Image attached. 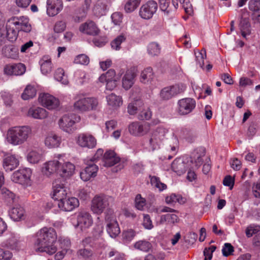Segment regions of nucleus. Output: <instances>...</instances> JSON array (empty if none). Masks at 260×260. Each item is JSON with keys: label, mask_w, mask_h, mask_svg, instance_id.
I'll use <instances>...</instances> for the list:
<instances>
[{"label": "nucleus", "mask_w": 260, "mask_h": 260, "mask_svg": "<svg viewBox=\"0 0 260 260\" xmlns=\"http://www.w3.org/2000/svg\"><path fill=\"white\" fill-rule=\"evenodd\" d=\"M75 169V165L69 160L66 153H55L51 160L43 164L41 171L47 177L56 173L62 178L67 179L74 175Z\"/></svg>", "instance_id": "obj_1"}, {"label": "nucleus", "mask_w": 260, "mask_h": 260, "mask_svg": "<svg viewBox=\"0 0 260 260\" xmlns=\"http://www.w3.org/2000/svg\"><path fill=\"white\" fill-rule=\"evenodd\" d=\"M3 53L8 58L16 59L19 57L18 48L12 45L5 46L3 49Z\"/></svg>", "instance_id": "obj_39"}, {"label": "nucleus", "mask_w": 260, "mask_h": 260, "mask_svg": "<svg viewBox=\"0 0 260 260\" xmlns=\"http://www.w3.org/2000/svg\"><path fill=\"white\" fill-rule=\"evenodd\" d=\"M119 77L116 76L113 70H109L106 73L102 74L98 79V81L106 84V89L113 90L117 86V82Z\"/></svg>", "instance_id": "obj_13"}, {"label": "nucleus", "mask_w": 260, "mask_h": 260, "mask_svg": "<svg viewBox=\"0 0 260 260\" xmlns=\"http://www.w3.org/2000/svg\"><path fill=\"white\" fill-rule=\"evenodd\" d=\"M26 71L25 66L21 63L8 64L5 66V74L9 76H20L23 75Z\"/></svg>", "instance_id": "obj_24"}, {"label": "nucleus", "mask_w": 260, "mask_h": 260, "mask_svg": "<svg viewBox=\"0 0 260 260\" xmlns=\"http://www.w3.org/2000/svg\"><path fill=\"white\" fill-rule=\"evenodd\" d=\"M58 208L62 211L66 212H70L78 207L79 206V201L75 197H71L68 199L66 198L62 201L58 202Z\"/></svg>", "instance_id": "obj_22"}, {"label": "nucleus", "mask_w": 260, "mask_h": 260, "mask_svg": "<svg viewBox=\"0 0 260 260\" xmlns=\"http://www.w3.org/2000/svg\"><path fill=\"white\" fill-rule=\"evenodd\" d=\"M77 253L79 256L85 259L89 258L92 255V251L90 249L86 248L79 250Z\"/></svg>", "instance_id": "obj_60"}, {"label": "nucleus", "mask_w": 260, "mask_h": 260, "mask_svg": "<svg viewBox=\"0 0 260 260\" xmlns=\"http://www.w3.org/2000/svg\"><path fill=\"white\" fill-rule=\"evenodd\" d=\"M68 192L69 189L65 184L61 182L55 183L52 186L51 196L54 200L59 202L67 198Z\"/></svg>", "instance_id": "obj_18"}, {"label": "nucleus", "mask_w": 260, "mask_h": 260, "mask_svg": "<svg viewBox=\"0 0 260 260\" xmlns=\"http://www.w3.org/2000/svg\"><path fill=\"white\" fill-rule=\"evenodd\" d=\"M18 242L17 238L14 236H12L7 241L5 246L11 249H17Z\"/></svg>", "instance_id": "obj_59"}, {"label": "nucleus", "mask_w": 260, "mask_h": 260, "mask_svg": "<svg viewBox=\"0 0 260 260\" xmlns=\"http://www.w3.org/2000/svg\"><path fill=\"white\" fill-rule=\"evenodd\" d=\"M159 120L153 119L151 123L135 121L131 123L128 126V131L131 134L135 136L141 137L147 134L150 130L151 126L158 124Z\"/></svg>", "instance_id": "obj_10"}, {"label": "nucleus", "mask_w": 260, "mask_h": 260, "mask_svg": "<svg viewBox=\"0 0 260 260\" xmlns=\"http://www.w3.org/2000/svg\"><path fill=\"white\" fill-rule=\"evenodd\" d=\"M196 106L194 99L185 98L179 100L177 102V112L180 115H187L193 111Z\"/></svg>", "instance_id": "obj_15"}, {"label": "nucleus", "mask_w": 260, "mask_h": 260, "mask_svg": "<svg viewBox=\"0 0 260 260\" xmlns=\"http://www.w3.org/2000/svg\"><path fill=\"white\" fill-rule=\"evenodd\" d=\"M153 79V73L151 68L148 67L142 71L140 81L145 84H151Z\"/></svg>", "instance_id": "obj_38"}, {"label": "nucleus", "mask_w": 260, "mask_h": 260, "mask_svg": "<svg viewBox=\"0 0 260 260\" xmlns=\"http://www.w3.org/2000/svg\"><path fill=\"white\" fill-rule=\"evenodd\" d=\"M90 191L88 187H85L82 189H80L78 190L77 195L78 197L83 200H85L89 198Z\"/></svg>", "instance_id": "obj_62"}, {"label": "nucleus", "mask_w": 260, "mask_h": 260, "mask_svg": "<svg viewBox=\"0 0 260 260\" xmlns=\"http://www.w3.org/2000/svg\"><path fill=\"white\" fill-rule=\"evenodd\" d=\"M119 158L114 151H107L103 157L104 165L105 167L112 166L119 161Z\"/></svg>", "instance_id": "obj_31"}, {"label": "nucleus", "mask_w": 260, "mask_h": 260, "mask_svg": "<svg viewBox=\"0 0 260 260\" xmlns=\"http://www.w3.org/2000/svg\"><path fill=\"white\" fill-rule=\"evenodd\" d=\"M168 132V129L163 126L158 127L152 131L149 134V148L153 151L159 149L167 138Z\"/></svg>", "instance_id": "obj_7"}, {"label": "nucleus", "mask_w": 260, "mask_h": 260, "mask_svg": "<svg viewBox=\"0 0 260 260\" xmlns=\"http://www.w3.org/2000/svg\"><path fill=\"white\" fill-rule=\"evenodd\" d=\"M140 0H127L124 5V10L126 13L133 12L138 7Z\"/></svg>", "instance_id": "obj_50"}, {"label": "nucleus", "mask_w": 260, "mask_h": 260, "mask_svg": "<svg viewBox=\"0 0 260 260\" xmlns=\"http://www.w3.org/2000/svg\"><path fill=\"white\" fill-rule=\"evenodd\" d=\"M76 142L79 147L87 149L95 148L97 143L96 138L88 133L79 134L76 138Z\"/></svg>", "instance_id": "obj_14"}, {"label": "nucleus", "mask_w": 260, "mask_h": 260, "mask_svg": "<svg viewBox=\"0 0 260 260\" xmlns=\"http://www.w3.org/2000/svg\"><path fill=\"white\" fill-rule=\"evenodd\" d=\"M79 31L84 34L89 36L98 35L100 30L94 22L91 20L81 24L79 28Z\"/></svg>", "instance_id": "obj_26"}, {"label": "nucleus", "mask_w": 260, "mask_h": 260, "mask_svg": "<svg viewBox=\"0 0 260 260\" xmlns=\"http://www.w3.org/2000/svg\"><path fill=\"white\" fill-rule=\"evenodd\" d=\"M239 29L242 36L246 38L250 34V24L246 19H242L239 24Z\"/></svg>", "instance_id": "obj_43"}, {"label": "nucleus", "mask_w": 260, "mask_h": 260, "mask_svg": "<svg viewBox=\"0 0 260 260\" xmlns=\"http://www.w3.org/2000/svg\"><path fill=\"white\" fill-rule=\"evenodd\" d=\"M234 252V247L230 243H225L222 247V253L225 256L231 255Z\"/></svg>", "instance_id": "obj_63"}, {"label": "nucleus", "mask_w": 260, "mask_h": 260, "mask_svg": "<svg viewBox=\"0 0 260 260\" xmlns=\"http://www.w3.org/2000/svg\"><path fill=\"white\" fill-rule=\"evenodd\" d=\"M27 115L35 119H42L47 117L48 112L42 108L33 107L29 109Z\"/></svg>", "instance_id": "obj_36"}, {"label": "nucleus", "mask_w": 260, "mask_h": 260, "mask_svg": "<svg viewBox=\"0 0 260 260\" xmlns=\"http://www.w3.org/2000/svg\"><path fill=\"white\" fill-rule=\"evenodd\" d=\"M136 235V232L133 229H126L123 231L121 234V239L124 243H130Z\"/></svg>", "instance_id": "obj_45"}, {"label": "nucleus", "mask_w": 260, "mask_h": 260, "mask_svg": "<svg viewBox=\"0 0 260 260\" xmlns=\"http://www.w3.org/2000/svg\"><path fill=\"white\" fill-rule=\"evenodd\" d=\"M62 0H47L46 13L49 17H53L59 14L63 9Z\"/></svg>", "instance_id": "obj_21"}, {"label": "nucleus", "mask_w": 260, "mask_h": 260, "mask_svg": "<svg viewBox=\"0 0 260 260\" xmlns=\"http://www.w3.org/2000/svg\"><path fill=\"white\" fill-rule=\"evenodd\" d=\"M134 247L137 249L144 252H147L149 250V249H150L151 247V244L148 241L145 240H140L135 243Z\"/></svg>", "instance_id": "obj_49"}, {"label": "nucleus", "mask_w": 260, "mask_h": 260, "mask_svg": "<svg viewBox=\"0 0 260 260\" xmlns=\"http://www.w3.org/2000/svg\"><path fill=\"white\" fill-rule=\"evenodd\" d=\"M112 202L113 198L111 196L105 194L95 196L91 201V210L94 214L100 215Z\"/></svg>", "instance_id": "obj_9"}, {"label": "nucleus", "mask_w": 260, "mask_h": 260, "mask_svg": "<svg viewBox=\"0 0 260 260\" xmlns=\"http://www.w3.org/2000/svg\"><path fill=\"white\" fill-rule=\"evenodd\" d=\"M72 220L75 228H78L82 231L89 229L93 224V218L91 214L83 210L77 212L72 218Z\"/></svg>", "instance_id": "obj_8"}, {"label": "nucleus", "mask_w": 260, "mask_h": 260, "mask_svg": "<svg viewBox=\"0 0 260 260\" xmlns=\"http://www.w3.org/2000/svg\"><path fill=\"white\" fill-rule=\"evenodd\" d=\"M80 117L75 114L63 115L58 120V125L63 131L71 133L75 130L74 125L80 122Z\"/></svg>", "instance_id": "obj_11"}, {"label": "nucleus", "mask_w": 260, "mask_h": 260, "mask_svg": "<svg viewBox=\"0 0 260 260\" xmlns=\"http://www.w3.org/2000/svg\"><path fill=\"white\" fill-rule=\"evenodd\" d=\"M260 231V225L257 224H251L248 226L246 229L245 233L248 238H250L253 235Z\"/></svg>", "instance_id": "obj_56"}, {"label": "nucleus", "mask_w": 260, "mask_h": 260, "mask_svg": "<svg viewBox=\"0 0 260 260\" xmlns=\"http://www.w3.org/2000/svg\"><path fill=\"white\" fill-rule=\"evenodd\" d=\"M111 19L115 25H119L122 22V14L120 12H115L111 15Z\"/></svg>", "instance_id": "obj_64"}, {"label": "nucleus", "mask_w": 260, "mask_h": 260, "mask_svg": "<svg viewBox=\"0 0 260 260\" xmlns=\"http://www.w3.org/2000/svg\"><path fill=\"white\" fill-rule=\"evenodd\" d=\"M138 69L136 67L128 69L122 78V87L126 90L129 89L134 83V79Z\"/></svg>", "instance_id": "obj_27"}, {"label": "nucleus", "mask_w": 260, "mask_h": 260, "mask_svg": "<svg viewBox=\"0 0 260 260\" xmlns=\"http://www.w3.org/2000/svg\"><path fill=\"white\" fill-rule=\"evenodd\" d=\"M59 241L62 250L58 251L55 255V259L56 260H61L69 250L71 245L70 241L68 239H61Z\"/></svg>", "instance_id": "obj_37"}, {"label": "nucleus", "mask_w": 260, "mask_h": 260, "mask_svg": "<svg viewBox=\"0 0 260 260\" xmlns=\"http://www.w3.org/2000/svg\"><path fill=\"white\" fill-rule=\"evenodd\" d=\"M150 182L153 186L158 188L160 191L166 189L167 187L166 184L162 183L159 178L156 176L151 177Z\"/></svg>", "instance_id": "obj_54"}, {"label": "nucleus", "mask_w": 260, "mask_h": 260, "mask_svg": "<svg viewBox=\"0 0 260 260\" xmlns=\"http://www.w3.org/2000/svg\"><path fill=\"white\" fill-rule=\"evenodd\" d=\"M61 142V137L54 133L47 135L44 140V144L49 149L59 147Z\"/></svg>", "instance_id": "obj_28"}, {"label": "nucleus", "mask_w": 260, "mask_h": 260, "mask_svg": "<svg viewBox=\"0 0 260 260\" xmlns=\"http://www.w3.org/2000/svg\"><path fill=\"white\" fill-rule=\"evenodd\" d=\"M31 134V128L28 126H13L8 129L6 140L13 146L20 145L26 142Z\"/></svg>", "instance_id": "obj_4"}, {"label": "nucleus", "mask_w": 260, "mask_h": 260, "mask_svg": "<svg viewBox=\"0 0 260 260\" xmlns=\"http://www.w3.org/2000/svg\"><path fill=\"white\" fill-rule=\"evenodd\" d=\"M185 84L180 83L162 88L160 92V97L164 100H169L172 98L181 94L186 90Z\"/></svg>", "instance_id": "obj_12"}, {"label": "nucleus", "mask_w": 260, "mask_h": 260, "mask_svg": "<svg viewBox=\"0 0 260 260\" xmlns=\"http://www.w3.org/2000/svg\"><path fill=\"white\" fill-rule=\"evenodd\" d=\"M99 105L98 100L94 97L85 96L79 93L75 97L74 109L80 112H87L96 109Z\"/></svg>", "instance_id": "obj_5"}, {"label": "nucleus", "mask_w": 260, "mask_h": 260, "mask_svg": "<svg viewBox=\"0 0 260 260\" xmlns=\"http://www.w3.org/2000/svg\"><path fill=\"white\" fill-rule=\"evenodd\" d=\"M135 207L139 210L142 211L146 204V201L145 198H142L140 194L136 196L135 200Z\"/></svg>", "instance_id": "obj_55"}, {"label": "nucleus", "mask_w": 260, "mask_h": 260, "mask_svg": "<svg viewBox=\"0 0 260 260\" xmlns=\"http://www.w3.org/2000/svg\"><path fill=\"white\" fill-rule=\"evenodd\" d=\"M74 62L78 64H87L89 62V59L87 55L80 54L76 57Z\"/></svg>", "instance_id": "obj_61"}, {"label": "nucleus", "mask_w": 260, "mask_h": 260, "mask_svg": "<svg viewBox=\"0 0 260 260\" xmlns=\"http://www.w3.org/2000/svg\"><path fill=\"white\" fill-rule=\"evenodd\" d=\"M166 202L168 204H173L178 203L183 204L186 202L185 198L182 197L180 194L172 193L166 198Z\"/></svg>", "instance_id": "obj_44"}, {"label": "nucleus", "mask_w": 260, "mask_h": 260, "mask_svg": "<svg viewBox=\"0 0 260 260\" xmlns=\"http://www.w3.org/2000/svg\"><path fill=\"white\" fill-rule=\"evenodd\" d=\"M54 79L64 85H68L69 83L68 79L67 77L65 76L64 72L61 68H58L55 71Z\"/></svg>", "instance_id": "obj_47"}, {"label": "nucleus", "mask_w": 260, "mask_h": 260, "mask_svg": "<svg viewBox=\"0 0 260 260\" xmlns=\"http://www.w3.org/2000/svg\"><path fill=\"white\" fill-rule=\"evenodd\" d=\"M10 218L14 221H20L24 220L26 217V214L24 208L17 205L11 207L8 211Z\"/></svg>", "instance_id": "obj_25"}, {"label": "nucleus", "mask_w": 260, "mask_h": 260, "mask_svg": "<svg viewBox=\"0 0 260 260\" xmlns=\"http://www.w3.org/2000/svg\"><path fill=\"white\" fill-rule=\"evenodd\" d=\"M148 53L152 56H157L160 52V47L158 44L155 42H152L148 44L147 47Z\"/></svg>", "instance_id": "obj_48"}, {"label": "nucleus", "mask_w": 260, "mask_h": 260, "mask_svg": "<svg viewBox=\"0 0 260 260\" xmlns=\"http://www.w3.org/2000/svg\"><path fill=\"white\" fill-rule=\"evenodd\" d=\"M125 40V37L124 35H121L115 38L111 43V47L115 50H118L120 48V45Z\"/></svg>", "instance_id": "obj_58"}, {"label": "nucleus", "mask_w": 260, "mask_h": 260, "mask_svg": "<svg viewBox=\"0 0 260 260\" xmlns=\"http://www.w3.org/2000/svg\"><path fill=\"white\" fill-rule=\"evenodd\" d=\"M92 11L95 16L100 17L106 15L107 6L103 1L99 0L94 6Z\"/></svg>", "instance_id": "obj_40"}, {"label": "nucleus", "mask_w": 260, "mask_h": 260, "mask_svg": "<svg viewBox=\"0 0 260 260\" xmlns=\"http://www.w3.org/2000/svg\"><path fill=\"white\" fill-rule=\"evenodd\" d=\"M152 116V112L147 107H145V105L141 109L138 115V118L141 120H149Z\"/></svg>", "instance_id": "obj_51"}, {"label": "nucleus", "mask_w": 260, "mask_h": 260, "mask_svg": "<svg viewBox=\"0 0 260 260\" xmlns=\"http://www.w3.org/2000/svg\"><path fill=\"white\" fill-rule=\"evenodd\" d=\"M171 167L174 172L181 175L186 172L187 165L185 162L183 158H178L173 161Z\"/></svg>", "instance_id": "obj_34"}, {"label": "nucleus", "mask_w": 260, "mask_h": 260, "mask_svg": "<svg viewBox=\"0 0 260 260\" xmlns=\"http://www.w3.org/2000/svg\"><path fill=\"white\" fill-rule=\"evenodd\" d=\"M2 194L5 201L10 204H13L18 202L19 197L6 188L2 189Z\"/></svg>", "instance_id": "obj_41"}, {"label": "nucleus", "mask_w": 260, "mask_h": 260, "mask_svg": "<svg viewBox=\"0 0 260 260\" xmlns=\"http://www.w3.org/2000/svg\"><path fill=\"white\" fill-rule=\"evenodd\" d=\"M39 102L43 106L49 110L55 109L59 105L58 99L49 93L40 94L39 97Z\"/></svg>", "instance_id": "obj_19"}, {"label": "nucleus", "mask_w": 260, "mask_h": 260, "mask_svg": "<svg viewBox=\"0 0 260 260\" xmlns=\"http://www.w3.org/2000/svg\"><path fill=\"white\" fill-rule=\"evenodd\" d=\"M166 212V214L158 215L155 217L156 222L158 225L166 224L168 225H175L179 221L178 216L174 212Z\"/></svg>", "instance_id": "obj_20"}, {"label": "nucleus", "mask_w": 260, "mask_h": 260, "mask_svg": "<svg viewBox=\"0 0 260 260\" xmlns=\"http://www.w3.org/2000/svg\"><path fill=\"white\" fill-rule=\"evenodd\" d=\"M6 30L8 39L13 42L17 39L19 31L29 32L31 30V26L26 16L12 17L7 22Z\"/></svg>", "instance_id": "obj_3"}, {"label": "nucleus", "mask_w": 260, "mask_h": 260, "mask_svg": "<svg viewBox=\"0 0 260 260\" xmlns=\"http://www.w3.org/2000/svg\"><path fill=\"white\" fill-rule=\"evenodd\" d=\"M194 54L197 63L201 68H203L204 66V59L206 57V51L202 50L200 51H196Z\"/></svg>", "instance_id": "obj_53"}, {"label": "nucleus", "mask_w": 260, "mask_h": 260, "mask_svg": "<svg viewBox=\"0 0 260 260\" xmlns=\"http://www.w3.org/2000/svg\"><path fill=\"white\" fill-rule=\"evenodd\" d=\"M157 8L156 2L154 1H149L141 7L139 15L144 19H149L156 13Z\"/></svg>", "instance_id": "obj_17"}, {"label": "nucleus", "mask_w": 260, "mask_h": 260, "mask_svg": "<svg viewBox=\"0 0 260 260\" xmlns=\"http://www.w3.org/2000/svg\"><path fill=\"white\" fill-rule=\"evenodd\" d=\"M107 222L106 229L107 233L111 238H115L119 235L120 229L116 219L107 215L105 217Z\"/></svg>", "instance_id": "obj_23"}, {"label": "nucleus", "mask_w": 260, "mask_h": 260, "mask_svg": "<svg viewBox=\"0 0 260 260\" xmlns=\"http://www.w3.org/2000/svg\"><path fill=\"white\" fill-rule=\"evenodd\" d=\"M37 90L35 87L30 85H28L21 94V98L24 100L32 99L36 95Z\"/></svg>", "instance_id": "obj_46"}, {"label": "nucleus", "mask_w": 260, "mask_h": 260, "mask_svg": "<svg viewBox=\"0 0 260 260\" xmlns=\"http://www.w3.org/2000/svg\"><path fill=\"white\" fill-rule=\"evenodd\" d=\"M98 170L96 165H89L80 172V178L83 181H87L96 176Z\"/></svg>", "instance_id": "obj_29"}, {"label": "nucleus", "mask_w": 260, "mask_h": 260, "mask_svg": "<svg viewBox=\"0 0 260 260\" xmlns=\"http://www.w3.org/2000/svg\"><path fill=\"white\" fill-rule=\"evenodd\" d=\"M86 73L82 71L78 70L75 72L74 80L78 85H82L86 81Z\"/></svg>", "instance_id": "obj_52"}, {"label": "nucleus", "mask_w": 260, "mask_h": 260, "mask_svg": "<svg viewBox=\"0 0 260 260\" xmlns=\"http://www.w3.org/2000/svg\"><path fill=\"white\" fill-rule=\"evenodd\" d=\"M26 158L29 163L33 165L37 164L45 159L44 155L35 149L27 151Z\"/></svg>", "instance_id": "obj_30"}, {"label": "nucleus", "mask_w": 260, "mask_h": 260, "mask_svg": "<svg viewBox=\"0 0 260 260\" xmlns=\"http://www.w3.org/2000/svg\"><path fill=\"white\" fill-rule=\"evenodd\" d=\"M144 106V104L140 99H134L127 106V112L131 115L138 114Z\"/></svg>", "instance_id": "obj_35"}, {"label": "nucleus", "mask_w": 260, "mask_h": 260, "mask_svg": "<svg viewBox=\"0 0 260 260\" xmlns=\"http://www.w3.org/2000/svg\"><path fill=\"white\" fill-rule=\"evenodd\" d=\"M32 174L31 169L26 167L20 168L12 173L11 179L12 182L27 188L31 186L33 184Z\"/></svg>", "instance_id": "obj_6"}, {"label": "nucleus", "mask_w": 260, "mask_h": 260, "mask_svg": "<svg viewBox=\"0 0 260 260\" xmlns=\"http://www.w3.org/2000/svg\"><path fill=\"white\" fill-rule=\"evenodd\" d=\"M108 105L113 109H117L123 104L122 98L114 93H111L106 96Z\"/></svg>", "instance_id": "obj_33"}, {"label": "nucleus", "mask_w": 260, "mask_h": 260, "mask_svg": "<svg viewBox=\"0 0 260 260\" xmlns=\"http://www.w3.org/2000/svg\"><path fill=\"white\" fill-rule=\"evenodd\" d=\"M57 239V233L53 228L44 227L36 233L34 238V249L37 252L53 254L57 250L55 245Z\"/></svg>", "instance_id": "obj_2"}, {"label": "nucleus", "mask_w": 260, "mask_h": 260, "mask_svg": "<svg viewBox=\"0 0 260 260\" xmlns=\"http://www.w3.org/2000/svg\"><path fill=\"white\" fill-rule=\"evenodd\" d=\"M169 148H168V151H169L171 154L168 156V158L171 159L177 152L179 147V141L177 137L173 135L169 140Z\"/></svg>", "instance_id": "obj_42"}, {"label": "nucleus", "mask_w": 260, "mask_h": 260, "mask_svg": "<svg viewBox=\"0 0 260 260\" xmlns=\"http://www.w3.org/2000/svg\"><path fill=\"white\" fill-rule=\"evenodd\" d=\"M41 73L45 75L50 74L53 69V64L50 56H43L39 61Z\"/></svg>", "instance_id": "obj_32"}, {"label": "nucleus", "mask_w": 260, "mask_h": 260, "mask_svg": "<svg viewBox=\"0 0 260 260\" xmlns=\"http://www.w3.org/2000/svg\"><path fill=\"white\" fill-rule=\"evenodd\" d=\"M21 156L16 154L7 153L3 159V167L5 171L10 172L16 169L20 165Z\"/></svg>", "instance_id": "obj_16"}, {"label": "nucleus", "mask_w": 260, "mask_h": 260, "mask_svg": "<svg viewBox=\"0 0 260 260\" xmlns=\"http://www.w3.org/2000/svg\"><path fill=\"white\" fill-rule=\"evenodd\" d=\"M143 217L142 225L143 227L148 230L152 229L154 226L150 215L147 214H143Z\"/></svg>", "instance_id": "obj_57"}]
</instances>
